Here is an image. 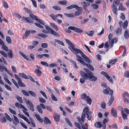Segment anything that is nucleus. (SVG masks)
Returning <instances> with one entry per match:
<instances>
[{"instance_id": "obj_1", "label": "nucleus", "mask_w": 129, "mask_h": 129, "mask_svg": "<svg viewBox=\"0 0 129 129\" xmlns=\"http://www.w3.org/2000/svg\"><path fill=\"white\" fill-rule=\"evenodd\" d=\"M91 113L89 111V109L87 107H85L84 109L83 112H82L81 118L80 117L77 116V119L78 120V121L81 124L82 123L80 122L81 121L84 122L85 120V117H86L88 120H91Z\"/></svg>"}, {"instance_id": "obj_2", "label": "nucleus", "mask_w": 129, "mask_h": 129, "mask_svg": "<svg viewBox=\"0 0 129 129\" xmlns=\"http://www.w3.org/2000/svg\"><path fill=\"white\" fill-rule=\"evenodd\" d=\"M80 73L82 77H83L85 80H87L89 78V80L92 82H95L97 80L98 78L96 77L91 75L89 74H87L83 71H80Z\"/></svg>"}, {"instance_id": "obj_3", "label": "nucleus", "mask_w": 129, "mask_h": 129, "mask_svg": "<svg viewBox=\"0 0 129 129\" xmlns=\"http://www.w3.org/2000/svg\"><path fill=\"white\" fill-rule=\"evenodd\" d=\"M67 43L70 46L68 47L69 49L73 52L76 48L75 47L74 44L72 43L70 40L67 39L65 40Z\"/></svg>"}, {"instance_id": "obj_4", "label": "nucleus", "mask_w": 129, "mask_h": 129, "mask_svg": "<svg viewBox=\"0 0 129 129\" xmlns=\"http://www.w3.org/2000/svg\"><path fill=\"white\" fill-rule=\"evenodd\" d=\"M122 97L124 102L127 104L129 103V94L126 92H124L122 94Z\"/></svg>"}, {"instance_id": "obj_5", "label": "nucleus", "mask_w": 129, "mask_h": 129, "mask_svg": "<svg viewBox=\"0 0 129 129\" xmlns=\"http://www.w3.org/2000/svg\"><path fill=\"white\" fill-rule=\"evenodd\" d=\"M73 53L75 54H77L79 53H80L82 57L84 58L86 56L80 49L77 48H76Z\"/></svg>"}, {"instance_id": "obj_6", "label": "nucleus", "mask_w": 129, "mask_h": 129, "mask_svg": "<svg viewBox=\"0 0 129 129\" xmlns=\"http://www.w3.org/2000/svg\"><path fill=\"white\" fill-rule=\"evenodd\" d=\"M73 53L75 54H77L79 53H80L82 57L84 58L86 56L80 49L77 48H76Z\"/></svg>"}, {"instance_id": "obj_7", "label": "nucleus", "mask_w": 129, "mask_h": 129, "mask_svg": "<svg viewBox=\"0 0 129 129\" xmlns=\"http://www.w3.org/2000/svg\"><path fill=\"white\" fill-rule=\"evenodd\" d=\"M68 29H69L74 30L75 32L77 33H81L83 32V31L81 29L73 26H69L68 27Z\"/></svg>"}, {"instance_id": "obj_8", "label": "nucleus", "mask_w": 129, "mask_h": 129, "mask_svg": "<svg viewBox=\"0 0 129 129\" xmlns=\"http://www.w3.org/2000/svg\"><path fill=\"white\" fill-rule=\"evenodd\" d=\"M102 74H103L104 76H105L107 79L112 84L113 83V82L112 78L110 77L108 74L106 72L103 71L102 72Z\"/></svg>"}, {"instance_id": "obj_9", "label": "nucleus", "mask_w": 129, "mask_h": 129, "mask_svg": "<svg viewBox=\"0 0 129 129\" xmlns=\"http://www.w3.org/2000/svg\"><path fill=\"white\" fill-rule=\"evenodd\" d=\"M103 93L106 94H109L110 95H112L113 93V90L111 89L110 88H108V89H104L103 91Z\"/></svg>"}, {"instance_id": "obj_10", "label": "nucleus", "mask_w": 129, "mask_h": 129, "mask_svg": "<svg viewBox=\"0 0 129 129\" xmlns=\"http://www.w3.org/2000/svg\"><path fill=\"white\" fill-rule=\"evenodd\" d=\"M32 16H34L33 17H32V19L33 20H35L37 21V22L39 23L40 24L43 25H44L45 24L44 23L43 21H42L41 20H40V19H38L36 16L35 15H32Z\"/></svg>"}, {"instance_id": "obj_11", "label": "nucleus", "mask_w": 129, "mask_h": 129, "mask_svg": "<svg viewBox=\"0 0 129 129\" xmlns=\"http://www.w3.org/2000/svg\"><path fill=\"white\" fill-rule=\"evenodd\" d=\"M7 119L3 115V114H0V121L2 123H5L7 122Z\"/></svg>"}, {"instance_id": "obj_12", "label": "nucleus", "mask_w": 129, "mask_h": 129, "mask_svg": "<svg viewBox=\"0 0 129 129\" xmlns=\"http://www.w3.org/2000/svg\"><path fill=\"white\" fill-rule=\"evenodd\" d=\"M111 115L115 118L117 116V112L116 110L113 108H112L111 112Z\"/></svg>"}, {"instance_id": "obj_13", "label": "nucleus", "mask_w": 129, "mask_h": 129, "mask_svg": "<svg viewBox=\"0 0 129 129\" xmlns=\"http://www.w3.org/2000/svg\"><path fill=\"white\" fill-rule=\"evenodd\" d=\"M22 20L23 21L25 20L27 22L30 23H33V21L29 17H22Z\"/></svg>"}, {"instance_id": "obj_14", "label": "nucleus", "mask_w": 129, "mask_h": 129, "mask_svg": "<svg viewBox=\"0 0 129 129\" xmlns=\"http://www.w3.org/2000/svg\"><path fill=\"white\" fill-rule=\"evenodd\" d=\"M122 29L120 27H118L117 29L115 30L116 34L118 36H120L122 34Z\"/></svg>"}, {"instance_id": "obj_15", "label": "nucleus", "mask_w": 129, "mask_h": 129, "mask_svg": "<svg viewBox=\"0 0 129 129\" xmlns=\"http://www.w3.org/2000/svg\"><path fill=\"white\" fill-rule=\"evenodd\" d=\"M114 96L112 95H111L108 103V104L109 106H110L111 105L114 100Z\"/></svg>"}, {"instance_id": "obj_16", "label": "nucleus", "mask_w": 129, "mask_h": 129, "mask_svg": "<svg viewBox=\"0 0 129 129\" xmlns=\"http://www.w3.org/2000/svg\"><path fill=\"white\" fill-rule=\"evenodd\" d=\"M53 117L56 122H58L59 121L60 117L59 116L58 114H54L53 115Z\"/></svg>"}, {"instance_id": "obj_17", "label": "nucleus", "mask_w": 129, "mask_h": 129, "mask_svg": "<svg viewBox=\"0 0 129 129\" xmlns=\"http://www.w3.org/2000/svg\"><path fill=\"white\" fill-rule=\"evenodd\" d=\"M23 9L26 12H27L29 14V16L32 18V17L31 16L33 17L34 16H32V15H34L32 14V12L30 11L29 10V9L27 8H24Z\"/></svg>"}, {"instance_id": "obj_18", "label": "nucleus", "mask_w": 129, "mask_h": 129, "mask_svg": "<svg viewBox=\"0 0 129 129\" xmlns=\"http://www.w3.org/2000/svg\"><path fill=\"white\" fill-rule=\"evenodd\" d=\"M111 8L114 13L117 15V9L116 7V6L112 5L111 7Z\"/></svg>"}, {"instance_id": "obj_19", "label": "nucleus", "mask_w": 129, "mask_h": 129, "mask_svg": "<svg viewBox=\"0 0 129 129\" xmlns=\"http://www.w3.org/2000/svg\"><path fill=\"white\" fill-rule=\"evenodd\" d=\"M108 121V119H107L105 118L103 120L102 123L103 124V128L104 129H105L106 127V123Z\"/></svg>"}, {"instance_id": "obj_20", "label": "nucleus", "mask_w": 129, "mask_h": 129, "mask_svg": "<svg viewBox=\"0 0 129 129\" xmlns=\"http://www.w3.org/2000/svg\"><path fill=\"white\" fill-rule=\"evenodd\" d=\"M95 126L97 128H100L102 127H103V124L101 123V122H96L94 124Z\"/></svg>"}, {"instance_id": "obj_21", "label": "nucleus", "mask_w": 129, "mask_h": 129, "mask_svg": "<svg viewBox=\"0 0 129 129\" xmlns=\"http://www.w3.org/2000/svg\"><path fill=\"white\" fill-rule=\"evenodd\" d=\"M35 115L36 118L38 121L41 123L42 122L43 120L40 115L37 114H36Z\"/></svg>"}, {"instance_id": "obj_22", "label": "nucleus", "mask_w": 129, "mask_h": 129, "mask_svg": "<svg viewBox=\"0 0 129 129\" xmlns=\"http://www.w3.org/2000/svg\"><path fill=\"white\" fill-rule=\"evenodd\" d=\"M35 72L37 76L38 77H40L42 73L41 71L39 70V69H36Z\"/></svg>"}, {"instance_id": "obj_23", "label": "nucleus", "mask_w": 129, "mask_h": 129, "mask_svg": "<svg viewBox=\"0 0 129 129\" xmlns=\"http://www.w3.org/2000/svg\"><path fill=\"white\" fill-rule=\"evenodd\" d=\"M85 101H86V103L89 105L91 104L92 100L89 96H87Z\"/></svg>"}, {"instance_id": "obj_24", "label": "nucleus", "mask_w": 129, "mask_h": 129, "mask_svg": "<svg viewBox=\"0 0 129 129\" xmlns=\"http://www.w3.org/2000/svg\"><path fill=\"white\" fill-rule=\"evenodd\" d=\"M124 36L125 39H127L129 38V33L127 30H125L124 32Z\"/></svg>"}, {"instance_id": "obj_25", "label": "nucleus", "mask_w": 129, "mask_h": 129, "mask_svg": "<svg viewBox=\"0 0 129 129\" xmlns=\"http://www.w3.org/2000/svg\"><path fill=\"white\" fill-rule=\"evenodd\" d=\"M118 9L119 10L125 11L126 10V9L124 7L122 3H120V6L119 7Z\"/></svg>"}, {"instance_id": "obj_26", "label": "nucleus", "mask_w": 129, "mask_h": 129, "mask_svg": "<svg viewBox=\"0 0 129 129\" xmlns=\"http://www.w3.org/2000/svg\"><path fill=\"white\" fill-rule=\"evenodd\" d=\"M44 122L46 124L48 123L49 124H51V122L50 120L46 117H44Z\"/></svg>"}, {"instance_id": "obj_27", "label": "nucleus", "mask_w": 129, "mask_h": 129, "mask_svg": "<svg viewBox=\"0 0 129 129\" xmlns=\"http://www.w3.org/2000/svg\"><path fill=\"white\" fill-rule=\"evenodd\" d=\"M121 113L123 118L125 120L127 119V117L128 116V115L124 112L123 111H121Z\"/></svg>"}, {"instance_id": "obj_28", "label": "nucleus", "mask_w": 129, "mask_h": 129, "mask_svg": "<svg viewBox=\"0 0 129 129\" xmlns=\"http://www.w3.org/2000/svg\"><path fill=\"white\" fill-rule=\"evenodd\" d=\"M28 105H29V106L30 107V110L33 112L34 111H35L34 108V106L32 103L31 102L30 103L28 104Z\"/></svg>"}, {"instance_id": "obj_29", "label": "nucleus", "mask_w": 129, "mask_h": 129, "mask_svg": "<svg viewBox=\"0 0 129 129\" xmlns=\"http://www.w3.org/2000/svg\"><path fill=\"white\" fill-rule=\"evenodd\" d=\"M19 53L20 54L24 59L28 61L29 60V59H28V57L22 52L20 51H19Z\"/></svg>"}, {"instance_id": "obj_30", "label": "nucleus", "mask_w": 129, "mask_h": 129, "mask_svg": "<svg viewBox=\"0 0 129 129\" xmlns=\"http://www.w3.org/2000/svg\"><path fill=\"white\" fill-rule=\"evenodd\" d=\"M15 97L19 102L21 103H23V100L22 99V98L21 97H20L18 95H16Z\"/></svg>"}, {"instance_id": "obj_31", "label": "nucleus", "mask_w": 129, "mask_h": 129, "mask_svg": "<svg viewBox=\"0 0 129 129\" xmlns=\"http://www.w3.org/2000/svg\"><path fill=\"white\" fill-rule=\"evenodd\" d=\"M81 3L82 4V5L83 6V8L84 9H85V7L89 6L90 5V4L89 3L84 1Z\"/></svg>"}, {"instance_id": "obj_32", "label": "nucleus", "mask_w": 129, "mask_h": 129, "mask_svg": "<svg viewBox=\"0 0 129 129\" xmlns=\"http://www.w3.org/2000/svg\"><path fill=\"white\" fill-rule=\"evenodd\" d=\"M18 84L19 86H20L21 87H25L26 86V85L21 80L20 81H18Z\"/></svg>"}, {"instance_id": "obj_33", "label": "nucleus", "mask_w": 129, "mask_h": 129, "mask_svg": "<svg viewBox=\"0 0 129 129\" xmlns=\"http://www.w3.org/2000/svg\"><path fill=\"white\" fill-rule=\"evenodd\" d=\"M120 3V0H114L113 3V5L116 6L117 5V6H119Z\"/></svg>"}, {"instance_id": "obj_34", "label": "nucleus", "mask_w": 129, "mask_h": 129, "mask_svg": "<svg viewBox=\"0 0 129 129\" xmlns=\"http://www.w3.org/2000/svg\"><path fill=\"white\" fill-rule=\"evenodd\" d=\"M37 35L40 37L44 38H47L48 37L47 35L42 33L38 34Z\"/></svg>"}, {"instance_id": "obj_35", "label": "nucleus", "mask_w": 129, "mask_h": 129, "mask_svg": "<svg viewBox=\"0 0 129 129\" xmlns=\"http://www.w3.org/2000/svg\"><path fill=\"white\" fill-rule=\"evenodd\" d=\"M8 55L9 57L12 58L13 57V55L12 54V51L10 49L9 50V52L8 53Z\"/></svg>"}, {"instance_id": "obj_36", "label": "nucleus", "mask_w": 129, "mask_h": 129, "mask_svg": "<svg viewBox=\"0 0 129 129\" xmlns=\"http://www.w3.org/2000/svg\"><path fill=\"white\" fill-rule=\"evenodd\" d=\"M21 92L22 94L24 95L27 96H29V94L27 91L24 90H21Z\"/></svg>"}, {"instance_id": "obj_37", "label": "nucleus", "mask_w": 129, "mask_h": 129, "mask_svg": "<svg viewBox=\"0 0 129 129\" xmlns=\"http://www.w3.org/2000/svg\"><path fill=\"white\" fill-rule=\"evenodd\" d=\"M5 115L6 117L8 120L10 122L12 121V119L11 118L7 113H5Z\"/></svg>"}, {"instance_id": "obj_38", "label": "nucleus", "mask_w": 129, "mask_h": 129, "mask_svg": "<svg viewBox=\"0 0 129 129\" xmlns=\"http://www.w3.org/2000/svg\"><path fill=\"white\" fill-rule=\"evenodd\" d=\"M55 41L59 44H61L63 46H64V44L60 40H58L57 39H55Z\"/></svg>"}, {"instance_id": "obj_39", "label": "nucleus", "mask_w": 129, "mask_h": 129, "mask_svg": "<svg viewBox=\"0 0 129 129\" xmlns=\"http://www.w3.org/2000/svg\"><path fill=\"white\" fill-rule=\"evenodd\" d=\"M28 92L29 94L32 96L36 97L37 96L36 93L32 91H28Z\"/></svg>"}, {"instance_id": "obj_40", "label": "nucleus", "mask_w": 129, "mask_h": 129, "mask_svg": "<svg viewBox=\"0 0 129 129\" xmlns=\"http://www.w3.org/2000/svg\"><path fill=\"white\" fill-rule=\"evenodd\" d=\"M117 59H115L111 60L109 62V64H114L117 61Z\"/></svg>"}, {"instance_id": "obj_41", "label": "nucleus", "mask_w": 129, "mask_h": 129, "mask_svg": "<svg viewBox=\"0 0 129 129\" xmlns=\"http://www.w3.org/2000/svg\"><path fill=\"white\" fill-rule=\"evenodd\" d=\"M81 99L85 100V99L86 98L87 96L86 94L85 93H83L81 94Z\"/></svg>"}, {"instance_id": "obj_42", "label": "nucleus", "mask_w": 129, "mask_h": 129, "mask_svg": "<svg viewBox=\"0 0 129 129\" xmlns=\"http://www.w3.org/2000/svg\"><path fill=\"white\" fill-rule=\"evenodd\" d=\"M67 1H59L58 3L59 4H61L62 5H65L67 4Z\"/></svg>"}, {"instance_id": "obj_43", "label": "nucleus", "mask_w": 129, "mask_h": 129, "mask_svg": "<svg viewBox=\"0 0 129 129\" xmlns=\"http://www.w3.org/2000/svg\"><path fill=\"white\" fill-rule=\"evenodd\" d=\"M50 25L55 29L56 31L58 30V29L57 28V26L54 23H50Z\"/></svg>"}, {"instance_id": "obj_44", "label": "nucleus", "mask_w": 129, "mask_h": 129, "mask_svg": "<svg viewBox=\"0 0 129 129\" xmlns=\"http://www.w3.org/2000/svg\"><path fill=\"white\" fill-rule=\"evenodd\" d=\"M30 30H27L26 31L25 33V38L26 39V38H27L29 35L30 34Z\"/></svg>"}, {"instance_id": "obj_45", "label": "nucleus", "mask_w": 129, "mask_h": 129, "mask_svg": "<svg viewBox=\"0 0 129 129\" xmlns=\"http://www.w3.org/2000/svg\"><path fill=\"white\" fill-rule=\"evenodd\" d=\"M6 40L7 42L11 44L12 42V40L11 38L8 36H7L6 38Z\"/></svg>"}, {"instance_id": "obj_46", "label": "nucleus", "mask_w": 129, "mask_h": 129, "mask_svg": "<svg viewBox=\"0 0 129 129\" xmlns=\"http://www.w3.org/2000/svg\"><path fill=\"white\" fill-rule=\"evenodd\" d=\"M76 6V5H72L67 7L66 8V9H68V10L72 9L74 8H75Z\"/></svg>"}, {"instance_id": "obj_47", "label": "nucleus", "mask_w": 129, "mask_h": 129, "mask_svg": "<svg viewBox=\"0 0 129 129\" xmlns=\"http://www.w3.org/2000/svg\"><path fill=\"white\" fill-rule=\"evenodd\" d=\"M51 32L52 34L54 36L58 37L60 36V35L59 34H58L56 32L53 30H52L51 31Z\"/></svg>"}, {"instance_id": "obj_48", "label": "nucleus", "mask_w": 129, "mask_h": 129, "mask_svg": "<svg viewBox=\"0 0 129 129\" xmlns=\"http://www.w3.org/2000/svg\"><path fill=\"white\" fill-rule=\"evenodd\" d=\"M128 25V21L127 20H126L124 22L123 25V28L125 29L127 28V26Z\"/></svg>"}, {"instance_id": "obj_49", "label": "nucleus", "mask_w": 129, "mask_h": 129, "mask_svg": "<svg viewBox=\"0 0 129 129\" xmlns=\"http://www.w3.org/2000/svg\"><path fill=\"white\" fill-rule=\"evenodd\" d=\"M91 6L94 9H97L99 8V5H97L93 3L92 4Z\"/></svg>"}, {"instance_id": "obj_50", "label": "nucleus", "mask_w": 129, "mask_h": 129, "mask_svg": "<svg viewBox=\"0 0 129 129\" xmlns=\"http://www.w3.org/2000/svg\"><path fill=\"white\" fill-rule=\"evenodd\" d=\"M37 108L39 112L42 114L43 113V111L40 107L39 105H38L37 106Z\"/></svg>"}, {"instance_id": "obj_51", "label": "nucleus", "mask_w": 129, "mask_h": 129, "mask_svg": "<svg viewBox=\"0 0 129 129\" xmlns=\"http://www.w3.org/2000/svg\"><path fill=\"white\" fill-rule=\"evenodd\" d=\"M109 42L110 44V47L111 48L113 46L114 43V40H112V39L111 40H109Z\"/></svg>"}, {"instance_id": "obj_52", "label": "nucleus", "mask_w": 129, "mask_h": 129, "mask_svg": "<svg viewBox=\"0 0 129 129\" xmlns=\"http://www.w3.org/2000/svg\"><path fill=\"white\" fill-rule=\"evenodd\" d=\"M4 67L5 68V70L6 72L8 73L9 74L10 76H11L13 77V74L11 73L8 70H7V68L5 67V66H4Z\"/></svg>"}, {"instance_id": "obj_53", "label": "nucleus", "mask_w": 129, "mask_h": 129, "mask_svg": "<svg viewBox=\"0 0 129 129\" xmlns=\"http://www.w3.org/2000/svg\"><path fill=\"white\" fill-rule=\"evenodd\" d=\"M12 82L14 83L15 85L18 88H19V85L17 84V82L14 80V79H12Z\"/></svg>"}, {"instance_id": "obj_54", "label": "nucleus", "mask_w": 129, "mask_h": 129, "mask_svg": "<svg viewBox=\"0 0 129 129\" xmlns=\"http://www.w3.org/2000/svg\"><path fill=\"white\" fill-rule=\"evenodd\" d=\"M0 53L5 57L8 56L7 54L4 51H0Z\"/></svg>"}, {"instance_id": "obj_55", "label": "nucleus", "mask_w": 129, "mask_h": 129, "mask_svg": "<svg viewBox=\"0 0 129 129\" xmlns=\"http://www.w3.org/2000/svg\"><path fill=\"white\" fill-rule=\"evenodd\" d=\"M40 92L46 99H47V95L44 92L42 91H40Z\"/></svg>"}, {"instance_id": "obj_56", "label": "nucleus", "mask_w": 129, "mask_h": 129, "mask_svg": "<svg viewBox=\"0 0 129 129\" xmlns=\"http://www.w3.org/2000/svg\"><path fill=\"white\" fill-rule=\"evenodd\" d=\"M53 8L56 10H61V8L59 7L55 6L53 7Z\"/></svg>"}, {"instance_id": "obj_57", "label": "nucleus", "mask_w": 129, "mask_h": 129, "mask_svg": "<svg viewBox=\"0 0 129 129\" xmlns=\"http://www.w3.org/2000/svg\"><path fill=\"white\" fill-rule=\"evenodd\" d=\"M101 106L103 109L106 108V104L104 102H102L101 104Z\"/></svg>"}, {"instance_id": "obj_58", "label": "nucleus", "mask_w": 129, "mask_h": 129, "mask_svg": "<svg viewBox=\"0 0 129 129\" xmlns=\"http://www.w3.org/2000/svg\"><path fill=\"white\" fill-rule=\"evenodd\" d=\"M50 17H51L53 21H55L57 19V18L56 17V16L54 15V14H52L49 15Z\"/></svg>"}, {"instance_id": "obj_59", "label": "nucleus", "mask_w": 129, "mask_h": 129, "mask_svg": "<svg viewBox=\"0 0 129 129\" xmlns=\"http://www.w3.org/2000/svg\"><path fill=\"white\" fill-rule=\"evenodd\" d=\"M65 120L66 121L67 123L70 126H72V124L69 121V120L67 118H65Z\"/></svg>"}, {"instance_id": "obj_60", "label": "nucleus", "mask_w": 129, "mask_h": 129, "mask_svg": "<svg viewBox=\"0 0 129 129\" xmlns=\"http://www.w3.org/2000/svg\"><path fill=\"white\" fill-rule=\"evenodd\" d=\"M39 102L42 103H45L46 102V100L43 98H39Z\"/></svg>"}, {"instance_id": "obj_61", "label": "nucleus", "mask_w": 129, "mask_h": 129, "mask_svg": "<svg viewBox=\"0 0 129 129\" xmlns=\"http://www.w3.org/2000/svg\"><path fill=\"white\" fill-rule=\"evenodd\" d=\"M4 86L8 90L10 91H12L11 88L8 85L5 84L4 85Z\"/></svg>"}, {"instance_id": "obj_62", "label": "nucleus", "mask_w": 129, "mask_h": 129, "mask_svg": "<svg viewBox=\"0 0 129 129\" xmlns=\"http://www.w3.org/2000/svg\"><path fill=\"white\" fill-rule=\"evenodd\" d=\"M76 57H77V58L76 59V60L79 62H80V61L82 60V58L79 55L77 54H76Z\"/></svg>"}, {"instance_id": "obj_63", "label": "nucleus", "mask_w": 129, "mask_h": 129, "mask_svg": "<svg viewBox=\"0 0 129 129\" xmlns=\"http://www.w3.org/2000/svg\"><path fill=\"white\" fill-rule=\"evenodd\" d=\"M87 67L88 69H89L92 71H93L94 70V69L93 67L89 64H88L87 66Z\"/></svg>"}, {"instance_id": "obj_64", "label": "nucleus", "mask_w": 129, "mask_h": 129, "mask_svg": "<svg viewBox=\"0 0 129 129\" xmlns=\"http://www.w3.org/2000/svg\"><path fill=\"white\" fill-rule=\"evenodd\" d=\"M74 124L75 126L78 128L79 129H82V127L77 122H76L74 123Z\"/></svg>"}]
</instances>
